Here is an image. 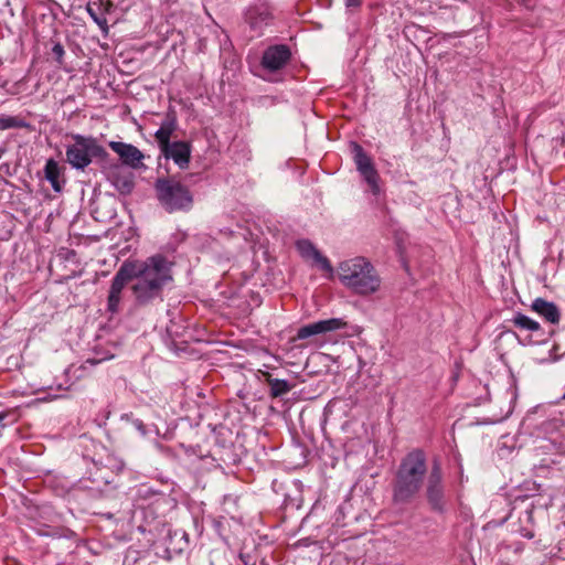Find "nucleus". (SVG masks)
<instances>
[{
	"label": "nucleus",
	"mask_w": 565,
	"mask_h": 565,
	"mask_svg": "<svg viewBox=\"0 0 565 565\" xmlns=\"http://www.w3.org/2000/svg\"><path fill=\"white\" fill-rule=\"evenodd\" d=\"M134 284L130 286L138 306L163 300L164 287L173 280L171 263L160 254L145 260H132Z\"/></svg>",
	"instance_id": "f257e3e1"
},
{
	"label": "nucleus",
	"mask_w": 565,
	"mask_h": 565,
	"mask_svg": "<svg viewBox=\"0 0 565 565\" xmlns=\"http://www.w3.org/2000/svg\"><path fill=\"white\" fill-rule=\"evenodd\" d=\"M428 472L425 452L422 449L409 451L401 460L393 480L394 503H411L423 489Z\"/></svg>",
	"instance_id": "f03ea898"
},
{
	"label": "nucleus",
	"mask_w": 565,
	"mask_h": 565,
	"mask_svg": "<svg viewBox=\"0 0 565 565\" xmlns=\"http://www.w3.org/2000/svg\"><path fill=\"white\" fill-rule=\"evenodd\" d=\"M338 277L344 287L360 296L375 294L382 282L374 265L362 256L341 262L338 265Z\"/></svg>",
	"instance_id": "7ed1b4c3"
},
{
	"label": "nucleus",
	"mask_w": 565,
	"mask_h": 565,
	"mask_svg": "<svg viewBox=\"0 0 565 565\" xmlns=\"http://www.w3.org/2000/svg\"><path fill=\"white\" fill-rule=\"evenodd\" d=\"M157 199L169 213L188 211L193 204L190 189L174 178H159L154 183Z\"/></svg>",
	"instance_id": "20e7f679"
},
{
	"label": "nucleus",
	"mask_w": 565,
	"mask_h": 565,
	"mask_svg": "<svg viewBox=\"0 0 565 565\" xmlns=\"http://www.w3.org/2000/svg\"><path fill=\"white\" fill-rule=\"evenodd\" d=\"M74 143L66 148V161L77 170L88 167L93 158L105 160L108 152L93 137L82 135L72 136Z\"/></svg>",
	"instance_id": "39448f33"
},
{
	"label": "nucleus",
	"mask_w": 565,
	"mask_h": 565,
	"mask_svg": "<svg viewBox=\"0 0 565 565\" xmlns=\"http://www.w3.org/2000/svg\"><path fill=\"white\" fill-rule=\"evenodd\" d=\"M425 498L429 508L438 513H444L447 507V498L444 482V472L438 459L433 460L425 483Z\"/></svg>",
	"instance_id": "423d86ee"
},
{
	"label": "nucleus",
	"mask_w": 565,
	"mask_h": 565,
	"mask_svg": "<svg viewBox=\"0 0 565 565\" xmlns=\"http://www.w3.org/2000/svg\"><path fill=\"white\" fill-rule=\"evenodd\" d=\"M132 260H126L116 271L107 299V310L115 313L119 310L121 292L128 284H134Z\"/></svg>",
	"instance_id": "0eeeda50"
},
{
	"label": "nucleus",
	"mask_w": 565,
	"mask_h": 565,
	"mask_svg": "<svg viewBox=\"0 0 565 565\" xmlns=\"http://www.w3.org/2000/svg\"><path fill=\"white\" fill-rule=\"evenodd\" d=\"M353 159L356 170L363 177L373 194L380 193V174L375 169L372 158L364 151L361 145L352 143Z\"/></svg>",
	"instance_id": "6e6552de"
},
{
	"label": "nucleus",
	"mask_w": 565,
	"mask_h": 565,
	"mask_svg": "<svg viewBox=\"0 0 565 565\" xmlns=\"http://www.w3.org/2000/svg\"><path fill=\"white\" fill-rule=\"evenodd\" d=\"M347 321L341 318H331L327 320H320L313 323L302 326L298 329L294 340H305L310 337L323 334L327 332L335 331L347 327Z\"/></svg>",
	"instance_id": "1a4fd4ad"
},
{
	"label": "nucleus",
	"mask_w": 565,
	"mask_h": 565,
	"mask_svg": "<svg viewBox=\"0 0 565 565\" xmlns=\"http://www.w3.org/2000/svg\"><path fill=\"white\" fill-rule=\"evenodd\" d=\"M291 52L285 44L271 45L265 50L262 57V66L270 72L281 70L290 60Z\"/></svg>",
	"instance_id": "9d476101"
},
{
	"label": "nucleus",
	"mask_w": 565,
	"mask_h": 565,
	"mask_svg": "<svg viewBox=\"0 0 565 565\" xmlns=\"http://www.w3.org/2000/svg\"><path fill=\"white\" fill-rule=\"evenodd\" d=\"M109 148L116 152L122 164L132 169H139L143 166L145 154L134 145L120 141H109Z\"/></svg>",
	"instance_id": "9b49d317"
},
{
	"label": "nucleus",
	"mask_w": 565,
	"mask_h": 565,
	"mask_svg": "<svg viewBox=\"0 0 565 565\" xmlns=\"http://www.w3.org/2000/svg\"><path fill=\"white\" fill-rule=\"evenodd\" d=\"M296 247L302 258L307 260L312 259L316 265H319L323 271L329 274V277H332L333 267L331 263L313 246L310 241H298Z\"/></svg>",
	"instance_id": "f8f14e48"
},
{
	"label": "nucleus",
	"mask_w": 565,
	"mask_h": 565,
	"mask_svg": "<svg viewBox=\"0 0 565 565\" xmlns=\"http://www.w3.org/2000/svg\"><path fill=\"white\" fill-rule=\"evenodd\" d=\"M167 159H172L180 169L188 168L191 159V145L186 141H174L167 149H160Z\"/></svg>",
	"instance_id": "ddd939ff"
},
{
	"label": "nucleus",
	"mask_w": 565,
	"mask_h": 565,
	"mask_svg": "<svg viewBox=\"0 0 565 565\" xmlns=\"http://www.w3.org/2000/svg\"><path fill=\"white\" fill-rule=\"evenodd\" d=\"M178 120L175 113L168 111L166 119L162 121L160 128L156 131L154 138L159 145L160 149H167L169 147L170 138L173 132L177 130Z\"/></svg>",
	"instance_id": "4468645a"
},
{
	"label": "nucleus",
	"mask_w": 565,
	"mask_h": 565,
	"mask_svg": "<svg viewBox=\"0 0 565 565\" xmlns=\"http://www.w3.org/2000/svg\"><path fill=\"white\" fill-rule=\"evenodd\" d=\"M531 309L540 316L544 317L546 321L553 324L559 322L561 312L554 302H550L543 298H536L532 302Z\"/></svg>",
	"instance_id": "2eb2a0df"
},
{
	"label": "nucleus",
	"mask_w": 565,
	"mask_h": 565,
	"mask_svg": "<svg viewBox=\"0 0 565 565\" xmlns=\"http://www.w3.org/2000/svg\"><path fill=\"white\" fill-rule=\"evenodd\" d=\"M271 20V11L265 6L253 7L246 13V21L254 30H259L264 25H268Z\"/></svg>",
	"instance_id": "dca6fc26"
},
{
	"label": "nucleus",
	"mask_w": 565,
	"mask_h": 565,
	"mask_svg": "<svg viewBox=\"0 0 565 565\" xmlns=\"http://www.w3.org/2000/svg\"><path fill=\"white\" fill-rule=\"evenodd\" d=\"M44 172L46 180L51 183L54 191L60 192L62 190V184L60 182L62 172L58 163L54 159H49L46 161Z\"/></svg>",
	"instance_id": "f3484780"
},
{
	"label": "nucleus",
	"mask_w": 565,
	"mask_h": 565,
	"mask_svg": "<svg viewBox=\"0 0 565 565\" xmlns=\"http://www.w3.org/2000/svg\"><path fill=\"white\" fill-rule=\"evenodd\" d=\"M266 382L270 387V397L277 398L287 394L291 385L285 380L273 379L270 373H265Z\"/></svg>",
	"instance_id": "a211bd4d"
},
{
	"label": "nucleus",
	"mask_w": 565,
	"mask_h": 565,
	"mask_svg": "<svg viewBox=\"0 0 565 565\" xmlns=\"http://www.w3.org/2000/svg\"><path fill=\"white\" fill-rule=\"evenodd\" d=\"M111 183L122 194H128L134 189V179L130 173L128 174H114L111 177Z\"/></svg>",
	"instance_id": "6ab92c4d"
},
{
	"label": "nucleus",
	"mask_w": 565,
	"mask_h": 565,
	"mask_svg": "<svg viewBox=\"0 0 565 565\" xmlns=\"http://www.w3.org/2000/svg\"><path fill=\"white\" fill-rule=\"evenodd\" d=\"M30 125L21 116H0V131L13 128H29Z\"/></svg>",
	"instance_id": "aec40b11"
},
{
	"label": "nucleus",
	"mask_w": 565,
	"mask_h": 565,
	"mask_svg": "<svg viewBox=\"0 0 565 565\" xmlns=\"http://www.w3.org/2000/svg\"><path fill=\"white\" fill-rule=\"evenodd\" d=\"M512 323L519 329L529 331H539L541 329V326L537 321L529 318L523 313H516L512 319Z\"/></svg>",
	"instance_id": "412c9836"
},
{
	"label": "nucleus",
	"mask_w": 565,
	"mask_h": 565,
	"mask_svg": "<svg viewBox=\"0 0 565 565\" xmlns=\"http://www.w3.org/2000/svg\"><path fill=\"white\" fill-rule=\"evenodd\" d=\"M87 11L96 24L102 29L105 35L108 34V23L105 17L98 15L92 8H87Z\"/></svg>",
	"instance_id": "4be33fe9"
},
{
	"label": "nucleus",
	"mask_w": 565,
	"mask_h": 565,
	"mask_svg": "<svg viewBox=\"0 0 565 565\" xmlns=\"http://www.w3.org/2000/svg\"><path fill=\"white\" fill-rule=\"evenodd\" d=\"M52 54H53L55 61L57 62V64L62 65L65 51H64L63 45L60 42L54 43V45L52 47Z\"/></svg>",
	"instance_id": "5701e85b"
},
{
	"label": "nucleus",
	"mask_w": 565,
	"mask_h": 565,
	"mask_svg": "<svg viewBox=\"0 0 565 565\" xmlns=\"http://www.w3.org/2000/svg\"><path fill=\"white\" fill-rule=\"evenodd\" d=\"M362 6V0H345L347 8H360Z\"/></svg>",
	"instance_id": "b1692460"
},
{
	"label": "nucleus",
	"mask_w": 565,
	"mask_h": 565,
	"mask_svg": "<svg viewBox=\"0 0 565 565\" xmlns=\"http://www.w3.org/2000/svg\"><path fill=\"white\" fill-rule=\"evenodd\" d=\"M12 412L11 411H3L0 412V427H4L3 420L10 416Z\"/></svg>",
	"instance_id": "393cba45"
},
{
	"label": "nucleus",
	"mask_w": 565,
	"mask_h": 565,
	"mask_svg": "<svg viewBox=\"0 0 565 565\" xmlns=\"http://www.w3.org/2000/svg\"><path fill=\"white\" fill-rule=\"evenodd\" d=\"M98 362H99L98 360H94V359L86 360V363H88L90 365H96Z\"/></svg>",
	"instance_id": "a878e982"
}]
</instances>
